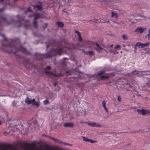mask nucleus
Listing matches in <instances>:
<instances>
[{
  "label": "nucleus",
  "instance_id": "nucleus-31",
  "mask_svg": "<svg viewBox=\"0 0 150 150\" xmlns=\"http://www.w3.org/2000/svg\"><path fill=\"white\" fill-rule=\"evenodd\" d=\"M82 138L83 139V140L85 142H88L89 139H88L87 138H86L84 137H82Z\"/></svg>",
  "mask_w": 150,
  "mask_h": 150
},
{
  "label": "nucleus",
  "instance_id": "nucleus-6",
  "mask_svg": "<svg viewBox=\"0 0 150 150\" xmlns=\"http://www.w3.org/2000/svg\"><path fill=\"white\" fill-rule=\"evenodd\" d=\"M96 47H95V49L99 53L102 52L103 51L105 50L103 47H101L99 44L97 43H96Z\"/></svg>",
  "mask_w": 150,
  "mask_h": 150
},
{
  "label": "nucleus",
  "instance_id": "nucleus-62",
  "mask_svg": "<svg viewBox=\"0 0 150 150\" xmlns=\"http://www.w3.org/2000/svg\"><path fill=\"white\" fill-rule=\"evenodd\" d=\"M64 59H66V57H64Z\"/></svg>",
  "mask_w": 150,
  "mask_h": 150
},
{
  "label": "nucleus",
  "instance_id": "nucleus-55",
  "mask_svg": "<svg viewBox=\"0 0 150 150\" xmlns=\"http://www.w3.org/2000/svg\"><path fill=\"white\" fill-rule=\"evenodd\" d=\"M92 21H93V20H90L89 21V22Z\"/></svg>",
  "mask_w": 150,
  "mask_h": 150
},
{
  "label": "nucleus",
  "instance_id": "nucleus-5",
  "mask_svg": "<svg viewBox=\"0 0 150 150\" xmlns=\"http://www.w3.org/2000/svg\"><path fill=\"white\" fill-rule=\"evenodd\" d=\"M150 44L149 42H146L144 43H143L141 42H137L135 45V46L139 48H143L146 47L147 46Z\"/></svg>",
  "mask_w": 150,
  "mask_h": 150
},
{
  "label": "nucleus",
  "instance_id": "nucleus-54",
  "mask_svg": "<svg viewBox=\"0 0 150 150\" xmlns=\"http://www.w3.org/2000/svg\"><path fill=\"white\" fill-rule=\"evenodd\" d=\"M53 84H54V85L55 86H56V85H57V83H53Z\"/></svg>",
  "mask_w": 150,
  "mask_h": 150
},
{
  "label": "nucleus",
  "instance_id": "nucleus-40",
  "mask_svg": "<svg viewBox=\"0 0 150 150\" xmlns=\"http://www.w3.org/2000/svg\"><path fill=\"white\" fill-rule=\"evenodd\" d=\"M74 48V47L73 45L72 44L71 46L70 47V48H69V49H71V48Z\"/></svg>",
  "mask_w": 150,
  "mask_h": 150
},
{
  "label": "nucleus",
  "instance_id": "nucleus-18",
  "mask_svg": "<svg viewBox=\"0 0 150 150\" xmlns=\"http://www.w3.org/2000/svg\"><path fill=\"white\" fill-rule=\"evenodd\" d=\"M105 71L106 70H103L102 71H100L98 72L97 76H98L102 75L104 74Z\"/></svg>",
  "mask_w": 150,
  "mask_h": 150
},
{
  "label": "nucleus",
  "instance_id": "nucleus-60",
  "mask_svg": "<svg viewBox=\"0 0 150 150\" xmlns=\"http://www.w3.org/2000/svg\"><path fill=\"white\" fill-rule=\"evenodd\" d=\"M66 14H68V13L67 11L66 12Z\"/></svg>",
  "mask_w": 150,
  "mask_h": 150
},
{
  "label": "nucleus",
  "instance_id": "nucleus-56",
  "mask_svg": "<svg viewBox=\"0 0 150 150\" xmlns=\"http://www.w3.org/2000/svg\"><path fill=\"white\" fill-rule=\"evenodd\" d=\"M67 43L66 42V49L67 48Z\"/></svg>",
  "mask_w": 150,
  "mask_h": 150
},
{
  "label": "nucleus",
  "instance_id": "nucleus-52",
  "mask_svg": "<svg viewBox=\"0 0 150 150\" xmlns=\"http://www.w3.org/2000/svg\"><path fill=\"white\" fill-rule=\"evenodd\" d=\"M14 150H18V149L16 147H15L14 148Z\"/></svg>",
  "mask_w": 150,
  "mask_h": 150
},
{
  "label": "nucleus",
  "instance_id": "nucleus-13",
  "mask_svg": "<svg viewBox=\"0 0 150 150\" xmlns=\"http://www.w3.org/2000/svg\"><path fill=\"white\" fill-rule=\"evenodd\" d=\"M127 76H129L134 77L135 76H136V71H133L131 73H128L127 74Z\"/></svg>",
  "mask_w": 150,
  "mask_h": 150
},
{
  "label": "nucleus",
  "instance_id": "nucleus-57",
  "mask_svg": "<svg viewBox=\"0 0 150 150\" xmlns=\"http://www.w3.org/2000/svg\"><path fill=\"white\" fill-rule=\"evenodd\" d=\"M2 124L0 120V125Z\"/></svg>",
  "mask_w": 150,
  "mask_h": 150
},
{
  "label": "nucleus",
  "instance_id": "nucleus-36",
  "mask_svg": "<svg viewBox=\"0 0 150 150\" xmlns=\"http://www.w3.org/2000/svg\"><path fill=\"white\" fill-rule=\"evenodd\" d=\"M88 142H90L91 143H93L96 142L95 141H93L92 140L89 139Z\"/></svg>",
  "mask_w": 150,
  "mask_h": 150
},
{
  "label": "nucleus",
  "instance_id": "nucleus-22",
  "mask_svg": "<svg viewBox=\"0 0 150 150\" xmlns=\"http://www.w3.org/2000/svg\"><path fill=\"white\" fill-rule=\"evenodd\" d=\"M50 137L52 139L54 140L55 142H57V143H58L59 144H60L61 143V141L58 139H55V138H54L52 137Z\"/></svg>",
  "mask_w": 150,
  "mask_h": 150
},
{
  "label": "nucleus",
  "instance_id": "nucleus-63",
  "mask_svg": "<svg viewBox=\"0 0 150 150\" xmlns=\"http://www.w3.org/2000/svg\"><path fill=\"white\" fill-rule=\"evenodd\" d=\"M116 2H118V1H115Z\"/></svg>",
  "mask_w": 150,
  "mask_h": 150
},
{
  "label": "nucleus",
  "instance_id": "nucleus-24",
  "mask_svg": "<svg viewBox=\"0 0 150 150\" xmlns=\"http://www.w3.org/2000/svg\"><path fill=\"white\" fill-rule=\"evenodd\" d=\"M114 17L117 18L118 17V15L117 13L112 11V17Z\"/></svg>",
  "mask_w": 150,
  "mask_h": 150
},
{
  "label": "nucleus",
  "instance_id": "nucleus-30",
  "mask_svg": "<svg viewBox=\"0 0 150 150\" xmlns=\"http://www.w3.org/2000/svg\"><path fill=\"white\" fill-rule=\"evenodd\" d=\"M49 103V101L47 100H45L43 101V104L44 105H46Z\"/></svg>",
  "mask_w": 150,
  "mask_h": 150
},
{
  "label": "nucleus",
  "instance_id": "nucleus-53",
  "mask_svg": "<svg viewBox=\"0 0 150 150\" xmlns=\"http://www.w3.org/2000/svg\"><path fill=\"white\" fill-rule=\"evenodd\" d=\"M64 127H66V123H64Z\"/></svg>",
  "mask_w": 150,
  "mask_h": 150
},
{
  "label": "nucleus",
  "instance_id": "nucleus-1",
  "mask_svg": "<svg viewBox=\"0 0 150 150\" xmlns=\"http://www.w3.org/2000/svg\"><path fill=\"white\" fill-rule=\"evenodd\" d=\"M0 35L4 38L3 40L8 41L10 42V43L7 45H5L3 44H2V45L4 47V52L9 54L12 53L16 56H19L16 54V53L19 51L21 52L26 54H29V52L25 48L21 45L20 41L18 38H16L14 39L8 40L4 34L0 33Z\"/></svg>",
  "mask_w": 150,
  "mask_h": 150
},
{
  "label": "nucleus",
  "instance_id": "nucleus-58",
  "mask_svg": "<svg viewBox=\"0 0 150 150\" xmlns=\"http://www.w3.org/2000/svg\"><path fill=\"white\" fill-rule=\"evenodd\" d=\"M71 0H67L68 2H69V1H71Z\"/></svg>",
  "mask_w": 150,
  "mask_h": 150
},
{
  "label": "nucleus",
  "instance_id": "nucleus-46",
  "mask_svg": "<svg viewBox=\"0 0 150 150\" xmlns=\"http://www.w3.org/2000/svg\"><path fill=\"white\" fill-rule=\"evenodd\" d=\"M69 145V146H72V145L71 144H69L68 143H66V145Z\"/></svg>",
  "mask_w": 150,
  "mask_h": 150
},
{
  "label": "nucleus",
  "instance_id": "nucleus-33",
  "mask_svg": "<svg viewBox=\"0 0 150 150\" xmlns=\"http://www.w3.org/2000/svg\"><path fill=\"white\" fill-rule=\"evenodd\" d=\"M48 24L47 23H45L44 25L42 26L43 28L45 29V28L47 26Z\"/></svg>",
  "mask_w": 150,
  "mask_h": 150
},
{
  "label": "nucleus",
  "instance_id": "nucleus-34",
  "mask_svg": "<svg viewBox=\"0 0 150 150\" xmlns=\"http://www.w3.org/2000/svg\"><path fill=\"white\" fill-rule=\"evenodd\" d=\"M5 147H6V149H9L10 147V145L8 144H6L5 145Z\"/></svg>",
  "mask_w": 150,
  "mask_h": 150
},
{
  "label": "nucleus",
  "instance_id": "nucleus-47",
  "mask_svg": "<svg viewBox=\"0 0 150 150\" xmlns=\"http://www.w3.org/2000/svg\"><path fill=\"white\" fill-rule=\"evenodd\" d=\"M4 10V9L1 8L0 9V12H1Z\"/></svg>",
  "mask_w": 150,
  "mask_h": 150
},
{
  "label": "nucleus",
  "instance_id": "nucleus-27",
  "mask_svg": "<svg viewBox=\"0 0 150 150\" xmlns=\"http://www.w3.org/2000/svg\"><path fill=\"white\" fill-rule=\"evenodd\" d=\"M100 78L101 79H108L109 78V77L108 76H102L100 77Z\"/></svg>",
  "mask_w": 150,
  "mask_h": 150
},
{
  "label": "nucleus",
  "instance_id": "nucleus-3",
  "mask_svg": "<svg viewBox=\"0 0 150 150\" xmlns=\"http://www.w3.org/2000/svg\"><path fill=\"white\" fill-rule=\"evenodd\" d=\"M63 51V48L62 47L52 49V52L54 55H61Z\"/></svg>",
  "mask_w": 150,
  "mask_h": 150
},
{
  "label": "nucleus",
  "instance_id": "nucleus-59",
  "mask_svg": "<svg viewBox=\"0 0 150 150\" xmlns=\"http://www.w3.org/2000/svg\"><path fill=\"white\" fill-rule=\"evenodd\" d=\"M4 0H0V1L2 2Z\"/></svg>",
  "mask_w": 150,
  "mask_h": 150
},
{
  "label": "nucleus",
  "instance_id": "nucleus-29",
  "mask_svg": "<svg viewBox=\"0 0 150 150\" xmlns=\"http://www.w3.org/2000/svg\"><path fill=\"white\" fill-rule=\"evenodd\" d=\"M102 105L103 106V108L105 107H106V101L105 100H103L102 102Z\"/></svg>",
  "mask_w": 150,
  "mask_h": 150
},
{
  "label": "nucleus",
  "instance_id": "nucleus-7",
  "mask_svg": "<svg viewBox=\"0 0 150 150\" xmlns=\"http://www.w3.org/2000/svg\"><path fill=\"white\" fill-rule=\"evenodd\" d=\"M86 123L88 124L89 126L92 127H101V125L99 124H97L95 122H86Z\"/></svg>",
  "mask_w": 150,
  "mask_h": 150
},
{
  "label": "nucleus",
  "instance_id": "nucleus-23",
  "mask_svg": "<svg viewBox=\"0 0 150 150\" xmlns=\"http://www.w3.org/2000/svg\"><path fill=\"white\" fill-rule=\"evenodd\" d=\"M145 38H147L148 40H150V28L149 29L148 33L145 35Z\"/></svg>",
  "mask_w": 150,
  "mask_h": 150
},
{
  "label": "nucleus",
  "instance_id": "nucleus-21",
  "mask_svg": "<svg viewBox=\"0 0 150 150\" xmlns=\"http://www.w3.org/2000/svg\"><path fill=\"white\" fill-rule=\"evenodd\" d=\"M33 25L34 27L37 28H38L37 21V20H34L33 21Z\"/></svg>",
  "mask_w": 150,
  "mask_h": 150
},
{
  "label": "nucleus",
  "instance_id": "nucleus-11",
  "mask_svg": "<svg viewBox=\"0 0 150 150\" xmlns=\"http://www.w3.org/2000/svg\"><path fill=\"white\" fill-rule=\"evenodd\" d=\"M40 4L38 5L37 4L35 6L34 8H37L38 10L39 11H40L42 10V4L40 2Z\"/></svg>",
  "mask_w": 150,
  "mask_h": 150
},
{
  "label": "nucleus",
  "instance_id": "nucleus-64",
  "mask_svg": "<svg viewBox=\"0 0 150 150\" xmlns=\"http://www.w3.org/2000/svg\"><path fill=\"white\" fill-rule=\"evenodd\" d=\"M9 24H10L9 23H8V25H9Z\"/></svg>",
  "mask_w": 150,
  "mask_h": 150
},
{
  "label": "nucleus",
  "instance_id": "nucleus-15",
  "mask_svg": "<svg viewBox=\"0 0 150 150\" xmlns=\"http://www.w3.org/2000/svg\"><path fill=\"white\" fill-rule=\"evenodd\" d=\"M45 74H50V75H51L52 76H54L56 77H57V75H56L54 74L51 71H45Z\"/></svg>",
  "mask_w": 150,
  "mask_h": 150
},
{
  "label": "nucleus",
  "instance_id": "nucleus-41",
  "mask_svg": "<svg viewBox=\"0 0 150 150\" xmlns=\"http://www.w3.org/2000/svg\"><path fill=\"white\" fill-rule=\"evenodd\" d=\"M74 81H77V78L76 77L74 78Z\"/></svg>",
  "mask_w": 150,
  "mask_h": 150
},
{
  "label": "nucleus",
  "instance_id": "nucleus-14",
  "mask_svg": "<svg viewBox=\"0 0 150 150\" xmlns=\"http://www.w3.org/2000/svg\"><path fill=\"white\" fill-rule=\"evenodd\" d=\"M41 15L38 13H36L35 14V17L34 20H36L37 19L41 18Z\"/></svg>",
  "mask_w": 150,
  "mask_h": 150
},
{
  "label": "nucleus",
  "instance_id": "nucleus-42",
  "mask_svg": "<svg viewBox=\"0 0 150 150\" xmlns=\"http://www.w3.org/2000/svg\"><path fill=\"white\" fill-rule=\"evenodd\" d=\"M41 54L40 53H35V55L37 56V55H41Z\"/></svg>",
  "mask_w": 150,
  "mask_h": 150
},
{
  "label": "nucleus",
  "instance_id": "nucleus-61",
  "mask_svg": "<svg viewBox=\"0 0 150 150\" xmlns=\"http://www.w3.org/2000/svg\"><path fill=\"white\" fill-rule=\"evenodd\" d=\"M66 74H67V73H68V72H67V71H66Z\"/></svg>",
  "mask_w": 150,
  "mask_h": 150
},
{
  "label": "nucleus",
  "instance_id": "nucleus-16",
  "mask_svg": "<svg viewBox=\"0 0 150 150\" xmlns=\"http://www.w3.org/2000/svg\"><path fill=\"white\" fill-rule=\"evenodd\" d=\"M56 24H57L58 26L59 27H62L64 26V24L63 23L60 22H56Z\"/></svg>",
  "mask_w": 150,
  "mask_h": 150
},
{
  "label": "nucleus",
  "instance_id": "nucleus-8",
  "mask_svg": "<svg viewBox=\"0 0 150 150\" xmlns=\"http://www.w3.org/2000/svg\"><path fill=\"white\" fill-rule=\"evenodd\" d=\"M35 99L33 98L32 100L30 99L28 97L25 100V102L28 105H30L33 103V102L35 101Z\"/></svg>",
  "mask_w": 150,
  "mask_h": 150
},
{
  "label": "nucleus",
  "instance_id": "nucleus-35",
  "mask_svg": "<svg viewBox=\"0 0 150 150\" xmlns=\"http://www.w3.org/2000/svg\"><path fill=\"white\" fill-rule=\"evenodd\" d=\"M98 21V19L95 18V19H93V21H92V22L96 23Z\"/></svg>",
  "mask_w": 150,
  "mask_h": 150
},
{
  "label": "nucleus",
  "instance_id": "nucleus-50",
  "mask_svg": "<svg viewBox=\"0 0 150 150\" xmlns=\"http://www.w3.org/2000/svg\"><path fill=\"white\" fill-rule=\"evenodd\" d=\"M113 45L112 44L111 45L109 46V47H113Z\"/></svg>",
  "mask_w": 150,
  "mask_h": 150
},
{
  "label": "nucleus",
  "instance_id": "nucleus-19",
  "mask_svg": "<svg viewBox=\"0 0 150 150\" xmlns=\"http://www.w3.org/2000/svg\"><path fill=\"white\" fill-rule=\"evenodd\" d=\"M86 54L87 55H90V56L94 55V53L92 51H89L86 52Z\"/></svg>",
  "mask_w": 150,
  "mask_h": 150
},
{
  "label": "nucleus",
  "instance_id": "nucleus-38",
  "mask_svg": "<svg viewBox=\"0 0 150 150\" xmlns=\"http://www.w3.org/2000/svg\"><path fill=\"white\" fill-rule=\"evenodd\" d=\"M46 69H48L49 70H50L51 69V68L50 66H48L46 67Z\"/></svg>",
  "mask_w": 150,
  "mask_h": 150
},
{
  "label": "nucleus",
  "instance_id": "nucleus-51",
  "mask_svg": "<svg viewBox=\"0 0 150 150\" xmlns=\"http://www.w3.org/2000/svg\"><path fill=\"white\" fill-rule=\"evenodd\" d=\"M86 122H84L82 121H81L80 122V123H86Z\"/></svg>",
  "mask_w": 150,
  "mask_h": 150
},
{
  "label": "nucleus",
  "instance_id": "nucleus-12",
  "mask_svg": "<svg viewBox=\"0 0 150 150\" xmlns=\"http://www.w3.org/2000/svg\"><path fill=\"white\" fill-rule=\"evenodd\" d=\"M109 52L112 54V55H115L116 53H117V52L116 51H113L111 49H109L108 50Z\"/></svg>",
  "mask_w": 150,
  "mask_h": 150
},
{
  "label": "nucleus",
  "instance_id": "nucleus-25",
  "mask_svg": "<svg viewBox=\"0 0 150 150\" xmlns=\"http://www.w3.org/2000/svg\"><path fill=\"white\" fill-rule=\"evenodd\" d=\"M32 11V10L30 8V7L29 6L27 10L25 11V13L26 14L28 12H30Z\"/></svg>",
  "mask_w": 150,
  "mask_h": 150
},
{
  "label": "nucleus",
  "instance_id": "nucleus-32",
  "mask_svg": "<svg viewBox=\"0 0 150 150\" xmlns=\"http://www.w3.org/2000/svg\"><path fill=\"white\" fill-rule=\"evenodd\" d=\"M122 37L123 39L125 40H127L128 39L126 35H123L122 36Z\"/></svg>",
  "mask_w": 150,
  "mask_h": 150
},
{
  "label": "nucleus",
  "instance_id": "nucleus-20",
  "mask_svg": "<svg viewBox=\"0 0 150 150\" xmlns=\"http://www.w3.org/2000/svg\"><path fill=\"white\" fill-rule=\"evenodd\" d=\"M74 125V124L72 122L66 123V127H72Z\"/></svg>",
  "mask_w": 150,
  "mask_h": 150
},
{
  "label": "nucleus",
  "instance_id": "nucleus-48",
  "mask_svg": "<svg viewBox=\"0 0 150 150\" xmlns=\"http://www.w3.org/2000/svg\"><path fill=\"white\" fill-rule=\"evenodd\" d=\"M33 15H29V16L30 17H32L33 16Z\"/></svg>",
  "mask_w": 150,
  "mask_h": 150
},
{
  "label": "nucleus",
  "instance_id": "nucleus-9",
  "mask_svg": "<svg viewBox=\"0 0 150 150\" xmlns=\"http://www.w3.org/2000/svg\"><path fill=\"white\" fill-rule=\"evenodd\" d=\"M146 28H142V27H138L135 30V32L139 33H143Z\"/></svg>",
  "mask_w": 150,
  "mask_h": 150
},
{
  "label": "nucleus",
  "instance_id": "nucleus-2",
  "mask_svg": "<svg viewBox=\"0 0 150 150\" xmlns=\"http://www.w3.org/2000/svg\"><path fill=\"white\" fill-rule=\"evenodd\" d=\"M16 17L17 19V21L15 22V24L16 26L19 27L23 26L24 28L26 29H28L30 28V25L28 24L29 23V21L25 20L26 23L24 25L22 23V22L24 21V18L19 15H17Z\"/></svg>",
  "mask_w": 150,
  "mask_h": 150
},
{
  "label": "nucleus",
  "instance_id": "nucleus-17",
  "mask_svg": "<svg viewBox=\"0 0 150 150\" xmlns=\"http://www.w3.org/2000/svg\"><path fill=\"white\" fill-rule=\"evenodd\" d=\"M32 104L33 105H35L37 107H38L40 105V102L39 101H35V100Z\"/></svg>",
  "mask_w": 150,
  "mask_h": 150
},
{
  "label": "nucleus",
  "instance_id": "nucleus-37",
  "mask_svg": "<svg viewBox=\"0 0 150 150\" xmlns=\"http://www.w3.org/2000/svg\"><path fill=\"white\" fill-rule=\"evenodd\" d=\"M121 97H120V96H117V100H118V101H119V102H120L121 101Z\"/></svg>",
  "mask_w": 150,
  "mask_h": 150
},
{
  "label": "nucleus",
  "instance_id": "nucleus-45",
  "mask_svg": "<svg viewBox=\"0 0 150 150\" xmlns=\"http://www.w3.org/2000/svg\"><path fill=\"white\" fill-rule=\"evenodd\" d=\"M15 102L14 101H13V103H12V104L13 105V106H15Z\"/></svg>",
  "mask_w": 150,
  "mask_h": 150
},
{
  "label": "nucleus",
  "instance_id": "nucleus-49",
  "mask_svg": "<svg viewBox=\"0 0 150 150\" xmlns=\"http://www.w3.org/2000/svg\"><path fill=\"white\" fill-rule=\"evenodd\" d=\"M19 57V58H20V59H23V57Z\"/></svg>",
  "mask_w": 150,
  "mask_h": 150
},
{
  "label": "nucleus",
  "instance_id": "nucleus-4",
  "mask_svg": "<svg viewBox=\"0 0 150 150\" xmlns=\"http://www.w3.org/2000/svg\"><path fill=\"white\" fill-rule=\"evenodd\" d=\"M137 111L139 114L144 115H150V111L148 110L142 109H137Z\"/></svg>",
  "mask_w": 150,
  "mask_h": 150
},
{
  "label": "nucleus",
  "instance_id": "nucleus-28",
  "mask_svg": "<svg viewBox=\"0 0 150 150\" xmlns=\"http://www.w3.org/2000/svg\"><path fill=\"white\" fill-rule=\"evenodd\" d=\"M89 42H86V44L87 45L86 46V45H85V47H88L90 48H91L92 46H91L89 44Z\"/></svg>",
  "mask_w": 150,
  "mask_h": 150
},
{
  "label": "nucleus",
  "instance_id": "nucleus-10",
  "mask_svg": "<svg viewBox=\"0 0 150 150\" xmlns=\"http://www.w3.org/2000/svg\"><path fill=\"white\" fill-rule=\"evenodd\" d=\"M75 33H77L78 35V40L79 42H81L82 41V38L81 36V33L78 30H75Z\"/></svg>",
  "mask_w": 150,
  "mask_h": 150
},
{
  "label": "nucleus",
  "instance_id": "nucleus-26",
  "mask_svg": "<svg viewBox=\"0 0 150 150\" xmlns=\"http://www.w3.org/2000/svg\"><path fill=\"white\" fill-rule=\"evenodd\" d=\"M121 48L120 46V45H117L115 47L114 49L115 50H120Z\"/></svg>",
  "mask_w": 150,
  "mask_h": 150
},
{
  "label": "nucleus",
  "instance_id": "nucleus-44",
  "mask_svg": "<svg viewBox=\"0 0 150 150\" xmlns=\"http://www.w3.org/2000/svg\"><path fill=\"white\" fill-rule=\"evenodd\" d=\"M135 46L134 47V51H136L137 50V48L135 47Z\"/></svg>",
  "mask_w": 150,
  "mask_h": 150
},
{
  "label": "nucleus",
  "instance_id": "nucleus-43",
  "mask_svg": "<svg viewBox=\"0 0 150 150\" xmlns=\"http://www.w3.org/2000/svg\"><path fill=\"white\" fill-rule=\"evenodd\" d=\"M1 19L4 20V21H6V18L5 17H2L1 18Z\"/></svg>",
  "mask_w": 150,
  "mask_h": 150
},
{
  "label": "nucleus",
  "instance_id": "nucleus-39",
  "mask_svg": "<svg viewBox=\"0 0 150 150\" xmlns=\"http://www.w3.org/2000/svg\"><path fill=\"white\" fill-rule=\"evenodd\" d=\"M104 110H105V111L106 112H108V110L107 108L106 107H105L104 108Z\"/></svg>",
  "mask_w": 150,
  "mask_h": 150
}]
</instances>
